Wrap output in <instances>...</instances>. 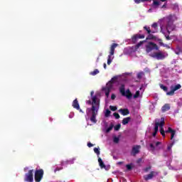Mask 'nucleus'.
I'll use <instances>...</instances> for the list:
<instances>
[{
  "instance_id": "3",
  "label": "nucleus",
  "mask_w": 182,
  "mask_h": 182,
  "mask_svg": "<svg viewBox=\"0 0 182 182\" xmlns=\"http://www.w3.org/2000/svg\"><path fill=\"white\" fill-rule=\"evenodd\" d=\"M95 95V91H91V100H87L86 102L87 105H92L91 108H87L86 110V116L85 119L87 122H92V123H97V120H96V116H97V113L99 112V108L100 107V100L99 99V96Z\"/></svg>"
},
{
  "instance_id": "29",
  "label": "nucleus",
  "mask_w": 182,
  "mask_h": 182,
  "mask_svg": "<svg viewBox=\"0 0 182 182\" xmlns=\"http://www.w3.org/2000/svg\"><path fill=\"white\" fill-rule=\"evenodd\" d=\"M106 133H109L111 130H113V124H111L108 128L105 129Z\"/></svg>"
},
{
  "instance_id": "1",
  "label": "nucleus",
  "mask_w": 182,
  "mask_h": 182,
  "mask_svg": "<svg viewBox=\"0 0 182 182\" xmlns=\"http://www.w3.org/2000/svg\"><path fill=\"white\" fill-rule=\"evenodd\" d=\"M159 132L163 136V137H166V133H170L171 134V143L168 144L166 150L164 153V155L165 156H171L173 154V151L171 149L173 148V146L176 144V139L174 137H176V130L171 129V127H168V129L165 132L164 131V118L161 119H155V124H154V133L153 136L155 137L156 134H157V132H159Z\"/></svg>"
},
{
  "instance_id": "13",
  "label": "nucleus",
  "mask_w": 182,
  "mask_h": 182,
  "mask_svg": "<svg viewBox=\"0 0 182 182\" xmlns=\"http://www.w3.org/2000/svg\"><path fill=\"white\" fill-rule=\"evenodd\" d=\"M146 84H142L139 90L136 91V93L133 95L134 99H138L139 97H143V92H144V89L146 87Z\"/></svg>"
},
{
  "instance_id": "5",
  "label": "nucleus",
  "mask_w": 182,
  "mask_h": 182,
  "mask_svg": "<svg viewBox=\"0 0 182 182\" xmlns=\"http://www.w3.org/2000/svg\"><path fill=\"white\" fill-rule=\"evenodd\" d=\"M159 87L164 92H166L167 96H173L175 92L181 89V85L180 84H171L169 89L164 84H159Z\"/></svg>"
},
{
  "instance_id": "38",
  "label": "nucleus",
  "mask_w": 182,
  "mask_h": 182,
  "mask_svg": "<svg viewBox=\"0 0 182 182\" xmlns=\"http://www.w3.org/2000/svg\"><path fill=\"white\" fill-rule=\"evenodd\" d=\"M62 167L59 168V167H57L54 169V173H56V171H60V170H62Z\"/></svg>"
},
{
  "instance_id": "28",
  "label": "nucleus",
  "mask_w": 182,
  "mask_h": 182,
  "mask_svg": "<svg viewBox=\"0 0 182 182\" xmlns=\"http://www.w3.org/2000/svg\"><path fill=\"white\" fill-rule=\"evenodd\" d=\"M100 71L97 69H95L94 71L91 72L90 74L92 76H96V75L99 74Z\"/></svg>"
},
{
  "instance_id": "27",
  "label": "nucleus",
  "mask_w": 182,
  "mask_h": 182,
  "mask_svg": "<svg viewBox=\"0 0 182 182\" xmlns=\"http://www.w3.org/2000/svg\"><path fill=\"white\" fill-rule=\"evenodd\" d=\"M129 122H130V117H127V118H124L123 120H122V124H127V123H129Z\"/></svg>"
},
{
  "instance_id": "47",
  "label": "nucleus",
  "mask_w": 182,
  "mask_h": 182,
  "mask_svg": "<svg viewBox=\"0 0 182 182\" xmlns=\"http://www.w3.org/2000/svg\"><path fill=\"white\" fill-rule=\"evenodd\" d=\"M161 8H166V4H164Z\"/></svg>"
},
{
  "instance_id": "35",
  "label": "nucleus",
  "mask_w": 182,
  "mask_h": 182,
  "mask_svg": "<svg viewBox=\"0 0 182 182\" xmlns=\"http://www.w3.org/2000/svg\"><path fill=\"white\" fill-rule=\"evenodd\" d=\"M143 75H144V73H139L138 74H137V77H138V79H141V77H143Z\"/></svg>"
},
{
  "instance_id": "30",
  "label": "nucleus",
  "mask_w": 182,
  "mask_h": 182,
  "mask_svg": "<svg viewBox=\"0 0 182 182\" xmlns=\"http://www.w3.org/2000/svg\"><path fill=\"white\" fill-rule=\"evenodd\" d=\"M151 0H134L135 4H140V2H150Z\"/></svg>"
},
{
  "instance_id": "44",
  "label": "nucleus",
  "mask_w": 182,
  "mask_h": 182,
  "mask_svg": "<svg viewBox=\"0 0 182 182\" xmlns=\"http://www.w3.org/2000/svg\"><path fill=\"white\" fill-rule=\"evenodd\" d=\"M87 146H88V147H93V144L88 142Z\"/></svg>"
},
{
  "instance_id": "9",
  "label": "nucleus",
  "mask_w": 182,
  "mask_h": 182,
  "mask_svg": "<svg viewBox=\"0 0 182 182\" xmlns=\"http://www.w3.org/2000/svg\"><path fill=\"white\" fill-rule=\"evenodd\" d=\"M94 152L96 153L97 157H98V163L100 165V168H105L107 171L110 170V166L109 165H105V163L103 162V160L99 157L100 156V149L99 148H94Z\"/></svg>"
},
{
  "instance_id": "14",
  "label": "nucleus",
  "mask_w": 182,
  "mask_h": 182,
  "mask_svg": "<svg viewBox=\"0 0 182 182\" xmlns=\"http://www.w3.org/2000/svg\"><path fill=\"white\" fill-rule=\"evenodd\" d=\"M43 178V169H38L35 171L34 180L36 182H41Z\"/></svg>"
},
{
  "instance_id": "19",
  "label": "nucleus",
  "mask_w": 182,
  "mask_h": 182,
  "mask_svg": "<svg viewBox=\"0 0 182 182\" xmlns=\"http://www.w3.org/2000/svg\"><path fill=\"white\" fill-rule=\"evenodd\" d=\"M139 39H144V34H136L132 38V41L133 43H136Z\"/></svg>"
},
{
  "instance_id": "15",
  "label": "nucleus",
  "mask_w": 182,
  "mask_h": 182,
  "mask_svg": "<svg viewBox=\"0 0 182 182\" xmlns=\"http://www.w3.org/2000/svg\"><path fill=\"white\" fill-rule=\"evenodd\" d=\"M25 182H33V169L28 171V173H26L24 176Z\"/></svg>"
},
{
  "instance_id": "49",
  "label": "nucleus",
  "mask_w": 182,
  "mask_h": 182,
  "mask_svg": "<svg viewBox=\"0 0 182 182\" xmlns=\"http://www.w3.org/2000/svg\"><path fill=\"white\" fill-rule=\"evenodd\" d=\"M103 53H100L99 56H102Z\"/></svg>"
},
{
  "instance_id": "32",
  "label": "nucleus",
  "mask_w": 182,
  "mask_h": 182,
  "mask_svg": "<svg viewBox=\"0 0 182 182\" xmlns=\"http://www.w3.org/2000/svg\"><path fill=\"white\" fill-rule=\"evenodd\" d=\"M172 8L173 11H178V4H173Z\"/></svg>"
},
{
  "instance_id": "17",
  "label": "nucleus",
  "mask_w": 182,
  "mask_h": 182,
  "mask_svg": "<svg viewBox=\"0 0 182 182\" xmlns=\"http://www.w3.org/2000/svg\"><path fill=\"white\" fill-rule=\"evenodd\" d=\"M72 106L74 109H76V110H79L80 113H83V110L80 109V105H79V102L77 101V99L73 100Z\"/></svg>"
},
{
  "instance_id": "23",
  "label": "nucleus",
  "mask_w": 182,
  "mask_h": 182,
  "mask_svg": "<svg viewBox=\"0 0 182 182\" xmlns=\"http://www.w3.org/2000/svg\"><path fill=\"white\" fill-rule=\"evenodd\" d=\"M119 112L122 114V116H127V114H130V111L128 109H119Z\"/></svg>"
},
{
  "instance_id": "4",
  "label": "nucleus",
  "mask_w": 182,
  "mask_h": 182,
  "mask_svg": "<svg viewBox=\"0 0 182 182\" xmlns=\"http://www.w3.org/2000/svg\"><path fill=\"white\" fill-rule=\"evenodd\" d=\"M146 45V52L153 58L154 59H156V60H163L168 56V53L166 51H160L159 50V47L155 43L147 41ZM159 50V51H154Z\"/></svg>"
},
{
  "instance_id": "11",
  "label": "nucleus",
  "mask_w": 182,
  "mask_h": 182,
  "mask_svg": "<svg viewBox=\"0 0 182 182\" xmlns=\"http://www.w3.org/2000/svg\"><path fill=\"white\" fill-rule=\"evenodd\" d=\"M160 149H161V142L157 141V142H153L152 144H150L149 150L154 154H156V151L157 150H160Z\"/></svg>"
},
{
  "instance_id": "45",
  "label": "nucleus",
  "mask_w": 182,
  "mask_h": 182,
  "mask_svg": "<svg viewBox=\"0 0 182 182\" xmlns=\"http://www.w3.org/2000/svg\"><path fill=\"white\" fill-rule=\"evenodd\" d=\"M103 66H104V69H107V66L106 63H104Z\"/></svg>"
},
{
  "instance_id": "33",
  "label": "nucleus",
  "mask_w": 182,
  "mask_h": 182,
  "mask_svg": "<svg viewBox=\"0 0 182 182\" xmlns=\"http://www.w3.org/2000/svg\"><path fill=\"white\" fill-rule=\"evenodd\" d=\"M109 109L110 110H112V112H116V110H117V107H114V106H109Z\"/></svg>"
},
{
  "instance_id": "25",
  "label": "nucleus",
  "mask_w": 182,
  "mask_h": 182,
  "mask_svg": "<svg viewBox=\"0 0 182 182\" xmlns=\"http://www.w3.org/2000/svg\"><path fill=\"white\" fill-rule=\"evenodd\" d=\"M170 110V105L168 104H166L162 107V112L164 113V112H167Z\"/></svg>"
},
{
  "instance_id": "43",
  "label": "nucleus",
  "mask_w": 182,
  "mask_h": 182,
  "mask_svg": "<svg viewBox=\"0 0 182 182\" xmlns=\"http://www.w3.org/2000/svg\"><path fill=\"white\" fill-rule=\"evenodd\" d=\"M169 170H178V168H174V167L169 166Z\"/></svg>"
},
{
  "instance_id": "8",
  "label": "nucleus",
  "mask_w": 182,
  "mask_h": 182,
  "mask_svg": "<svg viewBox=\"0 0 182 182\" xmlns=\"http://www.w3.org/2000/svg\"><path fill=\"white\" fill-rule=\"evenodd\" d=\"M117 46H119V44L117 43H113L110 47V50L109 53V55L107 56V65H112V63L113 62V59H114V50L116 49Z\"/></svg>"
},
{
  "instance_id": "6",
  "label": "nucleus",
  "mask_w": 182,
  "mask_h": 182,
  "mask_svg": "<svg viewBox=\"0 0 182 182\" xmlns=\"http://www.w3.org/2000/svg\"><path fill=\"white\" fill-rule=\"evenodd\" d=\"M152 30L150 29V27L145 26L144 29L146 31L147 33L149 34L148 37L146 38L147 40H153L157 41V37L154 36L152 33H157L159 32V26L157 23H154L151 25Z\"/></svg>"
},
{
  "instance_id": "46",
  "label": "nucleus",
  "mask_w": 182,
  "mask_h": 182,
  "mask_svg": "<svg viewBox=\"0 0 182 182\" xmlns=\"http://www.w3.org/2000/svg\"><path fill=\"white\" fill-rule=\"evenodd\" d=\"M150 168H151L150 167L146 168H145V171H149V170H150Z\"/></svg>"
},
{
  "instance_id": "41",
  "label": "nucleus",
  "mask_w": 182,
  "mask_h": 182,
  "mask_svg": "<svg viewBox=\"0 0 182 182\" xmlns=\"http://www.w3.org/2000/svg\"><path fill=\"white\" fill-rule=\"evenodd\" d=\"M119 129H120V124H117L114 127V130H117V131L119 130Z\"/></svg>"
},
{
  "instance_id": "36",
  "label": "nucleus",
  "mask_w": 182,
  "mask_h": 182,
  "mask_svg": "<svg viewBox=\"0 0 182 182\" xmlns=\"http://www.w3.org/2000/svg\"><path fill=\"white\" fill-rule=\"evenodd\" d=\"M161 76H163V77H168V76H170V73H166V74H164L162 73Z\"/></svg>"
},
{
  "instance_id": "34",
  "label": "nucleus",
  "mask_w": 182,
  "mask_h": 182,
  "mask_svg": "<svg viewBox=\"0 0 182 182\" xmlns=\"http://www.w3.org/2000/svg\"><path fill=\"white\" fill-rule=\"evenodd\" d=\"M119 141H120V139L119 137L114 136L113 138L114 143H119Z\"/></svg>"
},
{
  "instance_id": "20",
  "label": "nucleus",
  "mask_w": 182,
  "mask_h": 182,
  "mask_svg": "<svg viewBox=\"0 0 182 182\" xmlns=\"http://www.w3.org/2000/svg\"><path fill=\"white\" fill-rule=\"evenodd\" d=\"M140 149H141V146L140 145H135L132 147V153L133 156H136V154H138V153L140 151Z\"/></svg>"
},
{
  "instance_id": "10",
  "label": "nucleus",
  "mask_w": 182,
  "mask_h": 182,
  "mask_svg": "<svg viewBox=\"0 0 182 182\" xmlns=\"http://www.w3.org/2000/svg\"><path fill=\"white\" fill-rule=\"evenodd\" d=\"M119 92L120 93L124 96L125 97H127V99H132V97H133V94H132V92H130V90H127L124 88V85H121V86L119 87Z\"/></svg>"
},
{
  "instance_id": "16",
  "label": "nucleus",
  "mask_w": 182,
  "mask_h": 182,
  "mask_svg": "<svg viewBox=\"0 0 182 182\" xmlns=\"http://www.w3.org/2000/svg\"><path fill=\"white\" fill-rule=\"evenodd\" d=\"M161 6V2L157 1V0H153V3H152V8L149 9L148 10V12H154V9H157V8H160Z\"/></svg>"
},
{
  "instance_id": "50",
  "label": "nucleus",
  "mask_w": 182,
  "mask_h": 182,
  "mask_svg": "<svg viewBox=\"0 0 182 182\" xmlns=\"http://www.w3.org/2000/svg\"><path fill=\"white\" fill-rule=\"evenodd\" d=\"M27 168H24V171H26V169H27Z\"/></svg>"
},
{
  "instance_id": "40",
  "label": "nucleus",
  "mask_w": 182,
  "mask_h": 182,
  "mask_svg": "<svg viewBox=\"0 0 182 182\" xmlns=\"http://www.w3.org/2000/svg\"><path fill=\"white\" fill-rule=\"evenodd\" d=\"M126 167H127V170H131L132 169V164H127V165H126Z\"/></svg>"
},
{
  "instance_id": "7",
  "label": "nucleus",
  "mask_w": 182,
  "mask_h": 182,
  "mask_svg": "<svg viewBox=\"0 0 182 182\" xmlns=\"http://www.w3.org/2000/svg\"><path fill=\"white\" fill-rule=\"evenodd\" d=\"M148 41H140L137 45L132 46V47H127L125 48L124 50V53L125 55H132L136 52L139 48L144 46L146 48V43H147Z\"/></svg>"
},
{
  "instance_id": "48",
  "label": "nucleus",
  "mask_w": 182,
  "mask_h": 182,
  "mask_svg": "<svg viewBox=\"0 0 182 182\" xmlns=\"http://www.w3.org/2000/svg\"><path fill=\"white\" fill-rule=\"evenodd\" d=\"M161 1V2H166V1H167V0H160Z\"/></svg>"
},
{
  "instance_id": "22",
  "label": "nucleus",
  "mask_w": 182,
  "mask_h": 182,
  "mask_svg": "<svg viewBox=\"0 0 182 182\" xmlns=\"http://www.w3.org/2000/svg\"><path fill=\"white\" fill-rule=\"evenodd\" d=\"M157 41H159V43L161 46H164V48H166V49L171 48V44H165L163 43V41L160 38H157Z\"/></svg>"
},
{
  "instance_id": "12",
  "label": "nucleus",
  "mask_w": 182,
  "mask_h": 182,
  "mask_svg": "<svg viewBox=\"0 0 182 182\" xmlns=\"http://www.w3.org/2000/svg\"><path fill=\"white\" fill-rule=\"evenodd\" d=\"M113 80L114 78H112L111 81H109L107 84L106 87L103 88V90L105 92V96H107V97H109V95H110V91L112 90V89H113Z\"/></svg>"
},
{
  "instance_id": "24",
  "label": "nucleus",
  "mask_w": 182,
  "mask_h": 182,
  "mask_svg": "<svg viewBox=\"0 0 182 182\" xmlns=\"http://www.w3.org/2000/svg\"><path fill=\"white\" fill-rule=\"evenodd\" d=\"M174 52L176 55H181L182 53V48L180 46L176 47V48L174 50Z\"/></svg>"
},
{
  "instance_id": "42",
  "label": "nucleus",
  "mask_w": 182,
  "mask_h": 182,
  "mask_svg": "<svg viewBox=\"0 0 182 182\" xmlns=\"http://www.w3.org/2000/svg\"><path fill=\"white\" fill-rule=\"evenodd\" d=\"M111 99H112V100H114L116 99V95L112 94V95H111Z\"/></svg>"
},
{
  "instance_id": "18",
  "label": "nucleus",
  "mask_w": 182,
  "mask_h": 182,
  "mask_svg": "<svg viewBox=\"0 0 182 182\" xmlns=\"http://www.w3.org/2000/svg\"><path fill=\"white\" fill-rule=\"evenodd\" d=\"M157 174H159V173H157L156 171H152L149 174L144 176V178L147 181L148 180H151L153 177H156Z\"/></svg>"
},
{
  "instance_id": "2",
  "label": "nucleus",
  "mask_w": 182,
  "mask_h": 182,
  "mask_svg": "<svg viewBox=\"0 0 182 182\" xmlns=\"http://www.w3.org/2000/svg\"><path fill=\"white\" fill-rule=\"evenodd\" d=\"M178 19L177 15L176 14H169L162 18H160L158 21L159 24L161 33L164 35L166 41H170V33L176 31V24L174 22Z\"/></svg>"
},
{
  "instance_id": "26",
  "label": "nucleus",
  "mask_w": 182,
  "mask_h": 182,
  "mask_svg": "<svg viewBox=\"0 0 182 182\" xmlns=\"http://www.w3.org/2000/svg\"><path fill=\"white\" fill-rule=\"evenodd\" d=\"M173 72H176V73H181L182 70L178 66H175L173 69Z\"/></svg>"
},
{
  "instance_id": "21",
  "label": "nucleus",
  "mask_w": 182,
  "mask_h": 182,
  "mask_svg": "<svg viewBox=\"0 0 182 182\" xmlns=\"http://www.w3.org/2000/svg\"><path fill=\"white\" fill-rule=\"evenodd\" d=\"M75 160H76V158H73L72 159H70L68 161H63L61 162V166H68V164H73Z\"/></svg>"
},
{
  "instance_id": "39",
  "label": "nucleus",
  "mask_w": 182,
  "mask_h": 182,
  "mask_svg": "<svg viewBox=\"0 0 182 182\" xmlns=\"http://www.w3.org/2000/svg\"><path fill=\"white\" fill-rule=\"evenodd\" d=\"M74 117H75V113H74V112H71V113L69 114V118H70V119H73Z\"/></svg>"
},
{
  "instance_id": "31",
  "label": "nucleus",
  "mask_w": 182,
  "mask_h": 182,
  "mask_svg": "<svg viewBox=\"0 0 182 182\" xmlns=\"http://www.w3.org/2000/svg\"><path fill=\"white\" fill-rule=\"evenodd\" d=\"M104 113H105V116L106 117H109V116H110V114L112 113V112H110V110H109V109H106Z\"/></svg>"
},
{
  "instance_id": "37",
  "label": "nucleus",
  "mask_w": 182,
  "mask_h": 182,
  "mask_svg": "<svg viewBox=\"0 0 182 182\" xmlns=\"http://www.w3.org/2000/svg\"><path fill=\"white\" fill-rule=\"evenodd\" d=\"M114 117H115V119H120V115H119V114L117 112L114 113Z\"/></svg>"
}]
</instances>
